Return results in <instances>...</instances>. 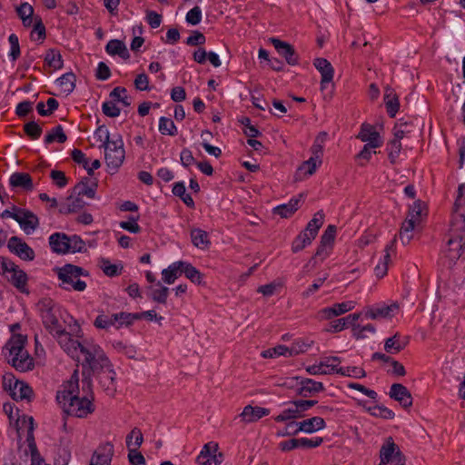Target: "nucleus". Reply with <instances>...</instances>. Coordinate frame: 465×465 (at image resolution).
Instances as JSON below:
<instances>
[{"label":"nucleus","instance_id":"obj_1","mask_svg":"<svg viewBox=\"0 0 465 465\" xmlns=\"http://www.w3.org/2000/svg\"><path fill=\"white\" fill-rule=\"evenodd\" d=\"M82 391H79L78 376L75 371L71 379L64 381L56 392V402L65 407H91L94 402V394L91 389V381H82Z\"/></svg>","mask_w":465,"mask_h":465},{"label":"nucleus","instance_id":"obj_2","mask_svg":"<svg viewBox=\"0 0 465 465\" xmlns=\"http://www.w3.org/2000/svg\"><path fill=\"white\" fill-rule=\"evenodd\" d=\"M25 341L26 336L14 334L3 349V353L8 363L22 372L34 368V360L25 349Z\"/></svg>","mask_w":465,"mask_h":465},{"label":"nucleus","instance_id":"obj_3","mask_svg":"<svg viewBox=\"0 0 465 465\" xmlns=\"http://www.w3.org/2000/svg\"><path fill=\"white\" fill-rule=\"evenodd\" d=\"M37 307L40 312L44 326L54 337L65 331L58 320L60 308L53 300L44 298L39 301Z\"/></svg>","mask_w":465,"mask_h":465},{"label":"nucleus","instance_id":"obj_4","mask_svg":"<svg viewBox=\"0 0 465 465\" xmlns=\"http://www.w3.org/2000/svg\"><path fill=\"white\" fill-rule=\"evenodd\" d=\"M80 361L84 368H89L94 373L104 371L110 364L101 347L92 341L85 342L82 348Z\"/></svg>","mask_w":465,"mask_h":465},{"label":"nucleus","instance_id":"obj_5","mask_svg":"<svg viewBox=\"0 0 465 465\" xmlns=\"http://www.w3.org/2000/svg\"><path fill=\"white\" fill-rule=\"evenodd\" d=\"M57 275L62 282L61 286L64 290L72 288L74 291L83 292L86 288L85 282L82 281L80 277L88 276V273L79 266L65 264L58 270Z\"/></svg>","mask_w":465,"mask_h":465},{"label":"nucleus","instance_id":"obj_6","mask_svg":"<svg viewBox=\"0 0 465 465\" xmlns=\"http://www.w3.org/2000/svg\"><path fill=\"white\" fill-rule=\"evenodd\" d=\"M5 414L8 416L10 423L15 427L18 436H26V440L29 441V447L31 449H35L33 436V417L21 413L20 409H9L8 411L5 410Z\"/></svg>","mask_w":465,"mask_h":465},{"label":"nucleus","instance_id":"obj_7","mask_svg":"<svg viewBox=\"0 0 465 465\" xmlns=\"http://www.w3.org/2000/svg\"><path fill=\"white\" fill-rule=\"evenodd\" d=\"M0 272L21 292L29 293L26 289L27 274L11 260L0 257Z\"/></svg>","mask_w":465,"mask_h":465},{"label":"nucleus","instance_id":"obj_8","mask_svg":"<svg viewBox=\"0 0 465 465\" xmlns=\"http://www.w3.org/2000/svg\"><path fill=\"white\" fill-rule=\"evenodd\" d=\"M104 149L108 168L114 172L117 171L123 164L125 156L122 137L117 135L116 138H113L112 142L104 147Z\"/></svg>","mask_w":465,"mask_h":465},{"label":"nucleus","instance_id":"obj_9","mask_svg":"<svg viewBox=\"0 0 465 465\" xmlns=\"http://www.w3.org/2000/svg\"><path fill=\"white\" fill-rule=\"evenodd\" d=\"M451 227L453 232L459 233L448 241V245L450 246V252H453L451 258H459L460 256V251L465 245V216L463 214H458Z\"/></svg>","mask_w":465,"mask_h":465},{"label":"nucleus","instance_id":"obj_10","mask_svg":"<svg viewBox=\"0 0 465 465\" xmlns=\"http://www.w3.org/2000/svg\"><path fill=\"white\" fill-rule=\"evenodd\" d=\"M54 338L57 340L60 346L63 348V350L73 359L80 361L81 360V353H82V348L85 345V342L88 341H84L83 342H80L76 340H74L70 333L64 331L61 333L54 336Z\"/></svg>","mask_w":465,"mask_h":465},{"label":"nucleus","instance_id":"obj_11","mask_svg":"<svg viewBox=\"0 0 465 465\" xmlns=\"http://www.w3.org/2000/svg\"><path fill=\"white\" fill-rule=\"evenodd\" d=\"M7 247L12 253L24 261H33L35 259L34 250L17 236H12L9 239Z\"/></svg>","mask_w":465,"mask_h":465},{"label":"nucleus","instance_id":"obj_12","mask_svg":"<svg viewBox=\"0 0 465 465\" xmlns=\"http://www.w3.org/2000/svg\"><path fill=\"white\" fill-rule=\"evenodd\" d=\"M341 359L336 356L325 357L319 364L307 367V371L312 375L335 373Z\"/></svg>","mask_w":465,"mask_h":465},{"label":"nucleus","instance_id":"obj_13","mask_svg":"<svg viewBox=\"0 0 465 465\" xmlns=\"http://www.w3.org/2000/svg\"><path fill=\"white\" fill-rule=\"evenodd\" d=\"M269 41L272 44L278 54L285 58L288 64L295 65L298 64V55L292 45L275 37L270 38Z\"/></svg>","mask_w":465,"mask_h":465},{"label":"nucleus","instance_id":"obj_14","mask_svg":"<svg viewBox=\"0 0 465 465\" xmlns=\"http://www.w3.org/2000/svg\"><path fill=\"white\" fill-rule=\"evenodd\" d=\"M322 442V438L316 437L313 439L301 438L292 439L290 440L280 443V448L283 451H289L297 448H316Z\"/></svg>","mask_w":465,"mask_h":465},{"label":"nucleus","instance_id":"obj_15","mask_svg":"<svg viewBox=\"0 0 465 465\" xmlns=\"http://www.w3.org/2000/svg\"><path fill=\"white\" fill-rule=\"evenodd\" d=\"M357 138L367 143L366 144L371 145L372 148H378L382 143L379 133L375 130L374 126L370 124H361V131L357 135Z\"/></svg>","mask_w":465,"mask_h":465},{"label":"nucleus","instance_id":"obj_16","mask_svg":"<svg viewBox=\"0 0 465 465\" xmlns=\"http://www.w3.org/2000/svg\"><path fill=\"white\" fill-rule=\"evenodd\" d=\"M398 309L399 305L397 303H391L390 305L382 304L368 308L364 312V316L365 318L371 320L390 318L394 315Z\"/></svg>","mask_w":465,"mask_h":465},{"label":"nucleus","instance_id":"obj_17","mask_svg":"<svg viewBox=\"0 0 465 465\" xmlns=\"http://www.w3.org/2000/svg\"><path fill=\"white\" fill-rule=\"evenodd\" d=\"M389 395L391 399L400 402L401 407H411L413 404L410 391L401 383L392 384Z\"/></svg>","mask_w":465,"mask_h":465},{"label":"nucleus","instance_id":"obj_18","mask_svg":"<svg viewBox=\"0 0 465 465\" xmlns=\"http://www.w3.org/2000/svg\"><path fill=\"white\" fill-rule=\"evenodd\" d=\"M355 306V302L348 301L341 303H335L331 307L324 308L319 312V317L322 320H330L333 317L341 315L347 312L351 311Z\"/></svg>","mask_w":465,"mask_h":465},{"label":"nucleus","instance_id":"obj_19","mask_svg":"<svg viewBox=\"0 0 465 465\" xmlns=\"http://www.w3.org/2000/svg\"><path fill=\"white\" fill-rule=\"evenodd\" d=\"M13 380L10 378L8 380L9 382V390L11 391V396L14 400H27L29 402L31 397L33 395V390L26 383L15 380L14 384H12Z\"/></svg>","mask_w":465,"mask_h":465},{"label":"nucleus","instance_id":"obj_20","mask_svg":"<svg viewBox=\"0 0 465 465\" xmlns=\"http://www.w3.org/2000/svg\"><path fill=\"white\" fill-rule=\"evenodd\" d=\"M313 64L322 74L321 88L323 90L333 79V68L325 58H316Z\"/></svg>","mask_w":465,"mask_h":465},{"label":"nucleus","instance_id":"obj_21","mask_svg":"<svg viewBox=\"0 0 465 465\" xmlns=\"http://www.w3.org/2000/svg\"><path fill=\"white\" fill-rule=\"evenodd\" d=\"M114 454V446L107 442L102 445L91 459L90 465H110Z\"/></svg>","mask_w":465,"mask_h":465},{"label":"nucleus","instance_id":"obj_22","mask_svg":"<svg viewBox=\"0 0 465 465\" xmlns=\"http://www.w3.org/2000/svg\"><path fill=\"white\" fill-rule=\"evenodd\" d=\"M18 220L17 223L26 234L32 233L39 225L37 216L27 210H20Z\"/></svg>","mask_w":465,"mask_h":465},{"label":"nucleus","instance_id":"obj_23","mask_svg":"<svg viewBox=\"0 0 465 465\" xmlns=\"http://www.w3.org/2000/svg\"><path fill=\"white\" fill-rule=\"evenodd\" d=\"M218 450V444L213 441L206 443L197 456L196 461L201 465H211L218 463L215 453Z\"/></svg>","mask_w":465,"mask_h":465},{"label":"nucleus","instance_id":"obj_24","mask_svg":"<svg viewBox=\"0 0 465 465\" xmlns=\"http://www.w3.org/2000/svg\"><path fill=\"white\" fill-rule=\"evenodd\" d=\"M303 198V193H300L297 197L292 198L288 203L281 204L273 208V213L282 218H288L294 213Z\"/></svg>","mask_w":465,"mask_h":465},{"label":"nucleus","instance_id":"obj_25","mask_svg":"<svg viewBox=\"0 0 465 465\" xmlns=\"http://www.w3.org/2000/svg\"><path fill=\"white\" fill-rule=\"evenodd\" d=\"M98 373L99 383L102 387L104 388L109 393H112L115 391V372L111 368V364L104 369V371H100Z\"/></svg>","mask_w":465,"mask_h":465},{"label":"nucleus","instance_id":"obj_26","mask_svg":"<svg viewBox=\"0 0 465 465\" xmlns=\"http://www.w3.org/2000/svg\"><path fill=\"white\" fill-rule=\"evenodd\" d=\"M49 244L54 252H68V236L63 232H54L49 237Z\"/></svg>","mask_w":465,"mask_h":465},{"label":"nucleus","instance_id":"obj_27","mask_svg":"<svg viewBox=\"0 0 465 465\" xmlns=\"http://www.w3.org/2000/svg\"><path fill=\"white\" fill-rule=\"evenodd\" d=\"M105 51L110 55H118L124 60H127L130 57V54L125 44L118 39L110 40L105 45Z\"/></svg>","mask_w":465,"mask_h":465},{"label":"nucleus","instance_id":"obj_28","mask_svg":"<svg viewBox=\"0 0 465 465\" xmlns=\"http://www.w3.org/2000/svg\"><path fill=\"white\" fill-rule=\"evenodd\" d=\"M269 409H243L242 413L235 418V420L239 419L240 421L244 423L254 422L263 416L269 415Z\"/></svg>","mask_w":465,"mask_h":465},{"label":"nucleus","instance_id":"obj_29","mask_svg":"<svg viewBox=\"0 0 465 465\" xmlns=\"http://www.w3.org/2000/svg\"><path fill=\"white\" fill-rule=\"evenodd\" d=\"M183 273V261L174 262L162 272L163 280L167 284H173Z\"/></svg>","mask_w":465,"mask_h":465},{"label":"nucleus","instance_id":"obj_30","mask_svg":"<svg viewBox=\"0 0 465 465\" xmlns=\"http://www.w3.org/2000/svg\"><path fill=\"white\" fill-rule=\"evenodd\" d=\"M300 352V351L298 349H296V347H291V348H288L284 345H278L274 348H271V349H268V350H265L262 352V356L263 358H275V357H278V356H289V357H292L293 355H296Z\"/></svg>","mask_w":465,"mask_h":465},{"label":"nucleus","instance_id":"obj_31","mask_svg":"<svg viewBox=\"0 0 465 465\" xmlns=\"http://www.w3.org/2000/svg\"><path fill=\"white\" fill-rule=\"evenodd\" d=\"M325 426V422L321 417H312L311 419L304 420L299 422L298 430L306 432V433H313L323 429Z\"/></svg>","mask_w":465,"mask_h":465},{"label":"nucleus","instance_id":"obj_32","mask_svg":"<svg viewBox=\"0 0 465 465\" xmlns=\"http://www.w3.org/2000/svg\"><path fill=\"white\" fill-rule=\"evenodd\" d=\"M10 184L13 187H19L26 191L34 188L31 176L26 173H15L10 177Z\"/></svg>","mask_w":465,"mask_h":465},{"label":"nucleus","instance_id":"obj_33","mask_svg":"<svg viewBox=\"0 0 465 465\" xmlns=\"http://www.w3.org/2000/svg\"><path fill=\"white\" fill-rule=\"evenodd\" d=\"M84 205L85 202L81 196H74L72 194L66 199V203L60 207L59 211L61 213H74L84 207Z\"/></svg>","mask_w":465,"mask_h":465},{"label":"nucleus","instance_id":"obj_34","mask_svg":"<svg viewBox=\"0 0 465 465\" xmlns=\"http://www.w3.org/2000/svg\"><path fill=\"white\" fill-rule=\"evenodd\" d=\"M384 102L387 112L391 117H394L399 110V101L397 95L391 87H386L384 94Z\"/></svg>","mask_w":465,"mask_h":465},{"label":"nucleus","instance_id":"obj_35","mask_svg":"<svg viewBox=\"0 0 465 465\" xmlns=\"http://www.w3.org/2000/svg\"><path fill=\"white\" fill-rule=\"evenodd\" d=\"M56 84L61 92L68 95L75 87V75L73 73H66L56 80Z\"/></svg>","mask_w":465,"mask_h":465},{"label":"nucleus","instance_id":"obj_36","mask_svg":"<svg viewBox=\"0 0 465 465\" xmlns=\"http://www.w3.org/2000/svg\"><path fill=\"white\" fill-rule=\"evenodd\" d=\"M405 347L406 342H401V335L399 333H396L392 337L386 339L384 342V350L386 352L391 354L398 353Z\"/></svg>","mask_w":465,"mask_h":465},{"label":"nucleus","instance_id":"obj_37","mask_svg":"<svg viewBox=\"0 0 465 465\" xmlns=\"http://www.w3.org/2000/svg\"><path fill=\"white\" fill-rule=\"evenodd\" d=\"M191 239L193 244L200 249H206L210 245L208 233L201 229H193L191 231Z\"/></svg>","mask_w":465,"mask_h":465},{"label":"nucleus","instance_id":"obj_38","mask_svg":"<svg viewBox=\"0 0 465 465\" xmlns=\"http://www.w3.org/2000/svg\"><path fill=\"white\" fill-rule=\"evenodd\" d=\"M414 220L407 218L405 222L402 223L401 232H400V239L403 244H408L412 239V232L415 229V226L418 224Z\"/></svg>","mask_w":465,"mask_h":465},{"label":"nucleus","instance_id":"obj_39","mask_svg":"<svg viewBox=\"0 0 465 465\" xmlns=\"http://www.w3.org/2000/svg\"><path fill=\"white\" fill-rule=\"evenodd\" d=\"M324 213L322 211L317 212L313 218L308 223L304 231L311 234V237H316L319 229L323 224Z\"/></svg>","mask_w":465,"mask_h":465},{"label":"nucleus","instance_id":"obj_40","mask_svg":"<svg viewBox=\"0 0 465 465\" xmlns=\"http://www.w3.org/2000/svg\"><path fill=\"white\" fill-rule=\"evenodd\" d=\"M314 237H311V234L306 231H302L293 241L292 250L293 252L302 251L306 246L310 245Z\"/></svg>","mask_w":465,"mask_h":465},{"label":"nucleus","instance_id":"obj_41","mask_svg":"<svg viewBox=\"0 0 465 465\" xmlns=\"http://www.w3.org/2000/svg\"><path fill=\"white\" fill-rule=\"evenodd\" d=\"M143 440V437L141 430L137 428L133 429L130 434H128L126 437V446L128 450L134 449L138 450V448L142 445Z\"/></svg>","mask_w":465,"mask_h":465},{"label":"nucleus","instance_id":"obj_42","mask_svg":"<svg viewBox=\"0 0 465 465\" xmlns=\"http://www.w3.org/2000/svg\"><path fill=\"white\" fill-rule=\"evenodd\" d=\"M140 319V314L138 313H128V312H119L114 314V322H116V329L123 327L124 325H130L133 323L134 320Z\"/></svg>","mask_w":465,"mask_h":465},{"label":"nucleus","instance_id":"obj_43","mask_svg":"<svg viewBox=\"0 0 465 465\" xmlns=\"http://www.w3.org/2000/svg\"><path fill=\"white\" fill-rule=\"evenodd\" d=\"M95 184L90 185L87 182L82 181L74 186L73 193L81 197L86 196L88 198L93 199L95 194Z\"/></svg>","mask_w":465,"mask_h":465},{"label":"nucleus","instance_id":"obj_44","mask_svg":"<svg viewBox=\"0 0 465 465\" xmlns=\"http://www.w3.org/2000/svg\"><path fill=\"white\" fill-rule=\"evenodd\" d=\"M323 389L322 383L319 381H312L311 379H306L302 381L300 392L303 396H307L308 393L317 392Z\"/></svg>","mask_w":465,"mask_h":465},{"label":"nucleus","instance_id":"obj_45","mask_svg":"<svg viewBox=\"0 0 465 465\" xmlns=\"http://www.w3.org/2000/svg\"><path fill=\"white\" fill-rule=\"evenodd\" d=\"M183 273L193 283L201 284L203 275L191 263L183 262Z\"/></svg>","mask_w":465,"mask_h":465},{"label":"nucleus","instance_id":"obj_46","mask_svg":"<svg viewBox=\"0 0 465 465\" xmlns=\"http://www.w3.org/2000/svg\"><path fill=\"white\" fill-rule=\"evenodd\" d=\"M67 137L64 132V129L61 125H57L51 130V132L45 137V143H52L54 142H58L60 143H64L66 141Z\"/></svg>","mask_w":465,"mask_h":465},{"label":"nucleus","instance_id":"obj_47","mask_svg":"<svg viewBox=\"0 0 465 465\" xmlns=\"http://www.w3.org/2000/svg\"><path fill=\"white\" fill-rule=\"evenodd\" d=\"M99 266L105 275L114 277L120 274L123 267H119L117 264H112L106 258L99 259Z\"/></svg>","mask_w":465,"mask_h":465},{"label":"nucleus","instance_id":"obj_48","mask_svg":"<svg viewBox=\"0 0 465 465\" xmlns=\"http://www.w3.org/2000/svg\"><path fill=\"white\" fill-rule=\"evenodd\" d=\"M94 409H64L63 411V419L64 420V428L66 427V419L70 417H76V418H86L88 415H90L93 412Z\"/></svg>","mask_w":465,"mask_h":465},{"label":"nucleus","instance_id":"obj_49","mask_svg":"<svg viewBox=\"0 0 465 465\" xmlns=\"http://www.w3.org/2000/svg\"><path fill=\"white\" fill-rule=\"evenodd\" d=\"M159 131L162 134L174 136L177 134V128L173 120L167 117L159 119Z\"/></svg>","mask_w":465,"mask_h":465},{"label":"nucleus","instance_id":"obj_50","mask_svg":"<svg viewBox=\"0 0 465 465\" xmlns=\"http://www.w3.org/2000/svg\"><path fill=\"white\" fill-rule=\"evenodd\" d=\"M399 450L397 445L391 440L384 444L380 450V458L382 460L390 461L393 459L394 455Z\"/></svg>","mask_w":465,"mask_h":465},{"label":"nucleus","instance_id":"obj_51","mask_svg":"<svg viewBox=\"0 0 465 465\" xmlns=\"http://www.w3.org/2000/svg\"><path fill=\"white\" fill-rule=\"evenodd\" d=\"M46 64L54 69H60L63 66L62 56L59 52L50 49L45 58Z\"/></svg>","mask_w":465,"mask_h":465},{"label":"nucleus","instance_id":"obj_52","mask_svg":"<svg viewBox=\"0 0 465 465\" xmlns=\"http://www.w3.org/2000/svg\"><path fill=\"white\" fill-rule=\"evenodd\" d=\"M375 327L372 324H367L361 326L360 324L352 325V335L356 339H364L368 337L367 333L373 334L375 332Z\"/></svg>","mask_w":465,"mask_h":465},{"label":"nucleus","instance_id":"obj_53","mask_svg":"<svg viewBox=\"0 0 465 465\" xmlns=\"http://www.w3.org/2000/svg\"><path fill=\"white\" fill-rule=\"evenodd\" d=\"M389 159L391 163H394L400 155L401 150V141L398 139L391 140L387 144Z\"/></svg>","mask_w":465,"mask_h":465},{"label":"nucleus","instance_id":"obj_54","mask_svg":"<svg viewBox=\"0 0 465 465\" xmlns=\"http://www.w3.org/2000/svg\"><path fill=\"white\" fill-rule=\"evenodd\" d=\"M157 286L160 288L152 290V299L159 303H166L169 289L167 287L162 286L160 282H157Z\"/></svg>","mask_w":465,"mask_h":465},{"label":"nucleus","instance_id":"obj_55","mask_svg":"<svg viewBox=\"0 0 465 465\" xmlns=\"http://www.w3.org/2000/svg\"><path fill=\"white\" fill-rule=\"evenodd\" d=\"M335 373H339L342 376L361 378L365 376V371L359 367H339Z\"/></svg>","mask_w":465,"mask_h":465},{"label":"nucleus","instance_id":"obj_56","mask_svg":"<svg viewBox=\"0 0 465 465\" xmlns=\"http://www.w3.org/2000/svg\"><path fill=\"white\" fill-rule=\"evenodd\" d=\"M84 246V242L78 235L68 236V252H81Z\"/></svg>","mask_w":465,"mask_h":465},{"label":"nucleus","instance_id":"obj_57","mask_svg":"<svg viewBox=\"0 0 465 465\" xmlns=\"http://www.w3.org/2000/svg\"><path fill=\"white\" fill-rule=\"evenodd\" d=\"M8 42L10 44L9 57L12 59V61H15L20 56L21 54L17 35L15 34H11L8 37Z\"/></svg>","mask_w":465,"mask_h":465},{"label":"nucleus","instance_id":"obj_58","mask_svg":"<svg viewBox=\"0 0 465 465\" xmlns=\"http://www.w3.org/2000/svg\"><path fill=\"white\" fill-rule=\"evenodd\" d=\"M110 97L121 102L124 106H129L131 104V101L126 95V89L124 87H115L110 93Z\"/></svg>","mask_w":465,"mask_h":465},{"label":"nucleus","instance_id":"obj_59","mask_svg":"<svg viewBox=\"0 0 465 465\" xmlns=\"http://www.w3.org/2000/svg\"><path fill=\"white\" fill-rule=\"evenodd\" d=\"M335 234L336 227L334 225H329L322 235L320 243L323 244V246L332 247Z\"/></svg>","mask_w":465,"mask_h":465},{"label":"nucleus","instance_id":"obj_60","mask_svg":"<svg viewBox=\"0 0 465 465\" xmlns=\"http://www.w3.org/2000/svg\"><path fill=\"white\" fill-rule=\"evenodd\" d=\"M24 129L25 134L34 140L38 139L42 134V127L35 121L25 124Z\"/></svg>","mask_w":465,"mask_h":465},{"label":"nucleus","instance_id":"obj_61","mask_svg":"<svg viewBox=\"0 0 465 465\" xmlns=\"http://www.w3.org/2000/svg\"><path fill=\"white\" fill-rule=\"evenodd\" d=\"M94 325L95 327L100 329H106L109 328L110 326H114L116 328V322H114V314L111 316L104 314L98 315L94 321Z\"/></svg>","mask_w":465,"mask_h":465},{"label":"nucleus","instance_id":"obj_62","mask_svg":"<svg viewBox=\"0 0 465 465\" xmlns=\"http://www.w3.org/2000/svg\"><path fill=\"white\" fill-rule=\"evenodd\" d=\"M94 137L102 142L101 147H105L109 144L112 140L110 139V134L107 128L104 125H100L94 132Z\"/></svg>","mask_w":465,"mask_h":465},{"label":"nucleus","instance_id":"obj_63","mask_svg":"<svg viewBox=\"0 0 465 465\" xmlns=\"http://www.w3.org/2000/svg\"><path fill=\"white\" fill-rule=\"evenodd\" d=\"M322 163L321 160H318V156L311 157L309 160L305 161L302 165L300 167V171H304V173L308 175H312L316 171L317 166Z\"/></svg>","mask_w":465,"mask_h":465},{"label":"nucleus","instance_id":"obj_64","mask_svg":"<svg viewBox=\"0 0 465 465\" xmlns=\"http://www.w3.org/2000/svg\"><path fill=\"white\" fill-rule=\"evenodd\" d=\"M185 20L192 25H196L202 21V10L199 6H194L186 14Z\"/></svg>","mask_w":465,"mask_h":465}]
</instances>
